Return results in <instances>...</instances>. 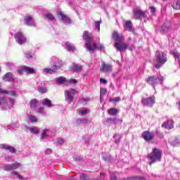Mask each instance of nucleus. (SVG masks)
<instances>
[{
  "label": "nucleus",
  "instance_id": "nucleus-19",
  "mask_svg": "<svg viewBox=\"0 0 180 180\" xmlns=\"http://www.w3.org/2000/svg\"><path fill=\"white\" fill-rule=\"evenodd\" d=\"M162 127L167 129V130H171V129H174V121L167 120L162 124Z\"/></svg>",
  "mask_w": 180,
  "mask_h": 180
},
{
  "label": "nucleus",
  "instance_id": "nucleus-56",
  "mask_svg": "<svg viewBox=\"0 0 180 180\" xmlns=\"http://www.w3.org/2000/svg\"><path fill=\"white\" fill-rule=\"evenodd\" d=\"M41 105H43L44 106L46 105V98L43 99L41 101Z\"/></svg>",
  "mask_w": 180,
  "mask_h": 180
},
{
  "label": "nucleus",
  "instance_id": "nucleus-64",
  "mask_svg": "<svg viewBox=\"0 0 180 180\" xmlns=\"http://www.w3.org/2000/svg\"><path fill=\"white\" fill-rule=\"evenodd\" d=\"M179 108H180V101L179 102Z\"/></svg>",
  "mask_w": 180,
  "mask_h": 180
},
{
  "label": "nucleus",
  "instance_id": "nucleus-50",
  "mask_svg": "<svg viewBox=\"0 0 180 180\" xmlns=\"http://www.w3.org/2000/svg\"><path fill=\"white\" fill-rule=\"evenodd\" d=\"M18 74H20V75H22L23 74V72H25L24 67L22 69L18 70Z\"/></svg>",
  "mask_w": 180,
  "mask_h": 180
},
{
  "label": "nucleus",
  "instance_id": "nucleus-54",
  "mask_svg": "<svg viewBox=\"0 0 180 180\" xmlns=\"http://www.w3.org/2000/svg\"><path fill=\"white\" fill-rule=\"evenodd\" d=\"M51 153H52V150H51V148H48V149L46 150V154H51Z\"/></svg>",
  "mask_w": 180,
  "mask_h": 180
},
{
  "label": "nucleus",
  "instance_id": "nucleus-33",
  "mask_svg": "<svg viewBox=\"0 0 180 180\" xmlns=\"http://www.w3.org/2000/svg\"><path fill=\"white\" fill-rule=\"evenodd\" d=\"M53 106H54V105L53 104V103L51 102V101L50 99H46V108H48L49 109L53 108Z\"/></svg>",
  "mask_w": 180,
  "mask_h": 180
},
{
  "label": "nucleus",
  "instance_id": "nucleus-59",
  "mask_svg": "<svg viewBox=\"0 0 180 180\" xmlns=\"http://www.w3.org/2000/svg\"><path fill=\"white\" fill-rule=\"evenodd\" d=\"M103 99V97L102 96V95L100 94V100L102 101Z\"/></svg>",
  "mask_w": 180,
  "mask_h": 180
},
{
  "label": "nucleus",
  "instance_id": "nucleus-44",
  "mask_svg": "<svg viewBox=\"0 0 180 180\" xmlns=\"http://www.w3.org/2000/svg\"><path fill=\"white\" fill-rule=\"evenodd\" d=\"M44 139H46V129H43L40 137L41 140H44Z\"/></svg>",
  "mask_w": 180,
  "mask_h": 180
},
{
  "label": "nucleus",
  "instance_id": "nucleus-37",
  "mask_svg": "<svg viewBox=\"0 0 180 180\" xmlns=\"http://www.w3.org/2000/svg\"><path fill=\"white\" fill-rule=\"evenodd\" d=\"M94 27L95 29H97L98 32L101 30V22L98 21H96L94 22Z\"/></svg>",
  "mask_w": 180,
  "mask_h": 180
},
{
  "label": "nucleus",
  "instance_id": "nucleus-39",
  "mask_svg": "<svg viewBox=\"0 0 180 180\" xmlns=\"http://www.w3.org/2000/svg\"><path fill=\"white\" fill-rule=\"evenodd\" d=\"M172 8H174V9H176V10L180 9V2H179V1H177V2L174 3V4H173L172 5Z\"/></svg>",
  "mask_w": 180,
  "mask_h": 180
},
{
  "label": "nucleus",
  "instance_id": "nucleus-6",
  "mask_svg": "<svg viewBox=\"0 0 180 180\" xmlns=\"http://www.w3.org/2000/svg\"><path fill=\"white\" fill-rule=\"evenodd\" d=\"M75 94H77V91L74 89L66 90L65 91V100L68 103H72V101H74V95H75Z\"/></svg>",
  "mask_w": 180,
  "mask_h": 180
},
{
  "label": "nucleus",
  "instance_id": "nucleus-18",
  "mask_svg": "<svg viewBox=\"0 0 180 180\" xmlns=\"http://www.w3.org/2000/svg\"><path fill=\"white\" fill-rule=\"evenodd\" d=\"M19 129V122L18 121L12 122L11 125L7 126V130H11V131H16Z\"/></svg>",
  "mask_w": 180,
  "mask_h": 180
},
{
  "label": "nucleus",
  "instance_id": "nucleus-35",
  "mask_svg": "<svg viewBox=\"0 0 180 180\" xmlns=\"http://www.w3.org/2000/svg\"><path fill=\"white\" fill-rule=\"evenodd\" d=\"M169 27H170V25L169 23H167L165 25H164L162 27V30L163 32H165V33H167V32H168V30H169Z\"/></svg>",
  "mask_w": 180,
  "mask_h": 180
},
{
  "label": "nucleus",
  "instance_id": "nucleus-14",
  "mask_svg": "<svg viewBox=\"0 0 180 180\" xmlns=\"http://www.w3.org/2000/svg\"><path fill=\"white\" fill-rule=\"evenodd\" d=\"M142 137L144 139L145 141H151L154 139V134L148 131H143L142 134Z\"/></svg>",
  "mask_w": 180,
  "mask_h": 180
},
{
  "label": "nucleus",
  "instance_id": "nucleus-4",
  "mask_svg": "<svg viewBox=\"0 0 180 180\" xmlns=\"http://www.w3.org/2000/svg\"><path fill=\"white\" fill-rule=\"evenodd\" d=\"M156 60L158 61V64H155L154 67L155 68H160V67L164 65V64H165V63H167V54H165L163 52H162L161 53H159L158 55V57H157Z\"/></svg>",
  "mask_w": 180,
  "mask_h": 180
},
{
  "label": "nucleus",
  "instance_id": "nucleus-38",
  "mask_svg": "<svg viewBox=\"0 0 180 180\" xmlns=\"http://www.w3.org/2000/svg\"><path fill=\"white\" fill-rule=\"evenodd\" d=\"M128 180H146L144 177L135 176V177H129Z\"/></svg>",
  "mask_w": 180,
  "mask_h": 180
},
{
  "label": "nucleus",
  "instance_id": "nucleus-62",
  "mask_svg": "<svg viewBox=\"0 0 180 180\" xmlns=\"http://www.w3.org/2000/svg\"><path fill=\"white\" fill-rule=\"evenodd\" d=\"M103 160H105V161H108V159H106L105 157H103Z\"/></svg>",
  "mask_w": 180,
  "mask_h": 180
},
{
  "label": "nucleus",
  "instance_id": "nucleus-48",
  "mask_svg": "<svg viewBox=\"0 0 180 180\" xmlns=\"http://www.w3.org/2000/svg\"><path fill=\"white\" fill-rule=\"evenodd\" d=\"M100 82H101V84H108V80L101 78V79H100Z\"/></svg>",
  "mask_w": 180,
  "mask_h": 180
},
{
  "label": "nucleus",
  "instance_id": "nucleus-52",
  "mask_svg": "<svg viewBox=\"0 0 180 180\" xmlns=\"http://www.w3.org/2000/svg\"><path fill=\"white\" fill-rule=\"evenodd\" d=\"M150 11H151V13H152V15H154V13H155V8L152 6L150 7Z\"/></svg>",
  "mask_w": 180,
  "mask_h": 180
},
{
  "label": "nucleus",
  "instance_id": "nucleus-27",
  "mask_svg": "<svg viewBox=\"0 0 180 180\" xmlns=\"http://www.w3.org/2000/svg\"><path fill=\"white\" fill-rule=\"evenodd\" d=\"M30 132L31 134H39L40 133V129L38 127H30Z\"/></svg>",
  "mask_w": 180,
  "mask_h": 180
},
{
  "label": "nucleus",
  "instance_id": "nucleus-31",
  "mask_svg": "<svg viewBox=\"0 0 180 180\" xmlns=\"http://www.w3.org/2000/svg\"><path fill=\"white\" fill-rule=\"evenodd\" d=\"M6 99L4 98H0V106H2L3 109H8V106H6Z\"/></svg>",
  "mask_w": 180,
  "mask_h": 180
},
{
  "label": "nucleus",
  "instance_id": "nucleus-9",
  "mask_svg": "<svg viewBox=\"0 0 180 180\" xmlns=\"http://www.w3.org/2000/svg\"><path fill=\"white\" fill-rule=\"evenodd\" d=\"M20 167V163L15 162L13 164H7L3 166V169L4 171H15V169H18Z\"/></svg>",
  "mask_w": 180,
  "mask_h": 180
},
{
  "label": "nucleus",
  "instance_id": "nucleus-26",
  "mask_svg": "<svg viewBox=\"0 0 180 180\" xmlns=\"http://www.w3.org/2000/svg\"><path fill=\"white\" fill-rule=\"evenodd\" d=\"M46 19L47 22H52V23H54L56 22V18L51 13H47L46 14Z\"/></svg>",
  "mask_w": 180,
  "mask_h": 180
},
{
  "label": "nucleus",
  "instance_id": "nucleus-16",
  "mask_svg": "<svg viewBox=\"0 0 180 180\" xmlns=\"http://www.w3.org/2000/svg\"><path fill=\"white\" fill-rule=\"evenodd\" d=\"M37 91L39 94H46V83L44 82H37Z\"/></svg>",
  "mask_w": 180,
  "mask_h": 180
},
{
  "label": "nucleus",
  "instance_id": "nucleus-43",
  "mask_svg": "<svg viewBox=\"0 0 180 180\" xmlns=\"http://www.w3.org/2000/svg\"><path fill=\"white\" fill-rule=\"evenodd\" d=\"M110 102H120V97H115L114 98H110Z\"/></svg>",
  "mask_w": 180,
  "mask_h": 180
},
{
  "label": "nucleus",
  "instance_id": "nucleus-13",
  "mask_svg": "<svg viewBox=\"0 0 180 180\" xmlns=\"http://www.w3.org/2000/svg\"><path fill=\"white\" fill-rule=\"evenodd\" d=\"M113 66L110 64H107L105 63H103V65L101 67H100V70L101 71H102V72H106V73H109V72H112Z\"/></svg>",
  "mask_w": 180,
  "mask_h": 180
},
{
  "label": "nucleus",
  "instance_id": "nucleus-45",
  "mask_svg": "<svg viewBox=\"0 0 180 180\" xmlns=\"http://www.w3.org/2000/svg\"><path fill=\"white\" fill-rule=\"evenodd\" d=\"M88 176L86 174H80V180H86Z\"/></svg>",
  "mask_w": 180,
  "mask_h": 180
},
{
  "label": "nucleus",
  "instance_id": "nucleus-47",
  "mask_svg": "<svg viewBox=\"0 0 180 180\" xmlns=\"http://www.w3.org/2000/svg\"><path fill=\"white\" fill-rule=\"evenodd\" d=\"M106 92V89L102 88L100 89V95H105Z\"/></svg>",
  "mask_w": 180,
  "mask_h": 180
},
{
  "label": "nucleus",
  "instance_id": "nucleus-57",
  "mask_svg": "<svg viewBox=\"0 0 180 180\" xmlns=\"http://www.w3.org/2000/svg\"><path fill=\"white\" fill-rule=\"evenodd\" d=\"M46 136H49V134H50V131L46 129Z\"/></svg>",
  "mask_w": 180,
  "mask_h": 180
},
{
  "label": "nucleus",
  "instance_id": "nucleus-24",
  "mask_svg": "<svg viewBox=\"0 0 180 180\" xmlns=\"http://www.w3.org/2000/svg\"><path fill=\"white\" fill-rule=\"evenodd\" d=\"M107 123H112L113 124H117V123H122V120L119 118H108L107 119Z\"/></svg>",
  "mask_w": 180,
  "mask_h": 180
},
{
  "label": "nucleus",
  "instance_id": "nucleus-36",
  "mask_svg": "<svg viewBox=\"0 0 180 180\" xmlns=\"http://www.w3.org/2000/svg\"><path fill=\"white\" fill-rule=\"evenodd\" d=\"M56 143L58 144V146H61L64 144V140L62 138H57L56 139Z\"/></svg>",
  "mask_w": 180,
  "mask_h": 180
},
{
  "label": "nucleus",
  "instance_id": "nucleus-20",
  "mask_svg": "<svg viewBox=\"0 0 180 180\" xmlns=\"http://www.w3.org/2000/svg\"><path fill=\"white\" fill-rule=\"evenodd\" d=\"M40 105V101L37 99H32L30 101V107L33 110H36V108Z\"/></svg>",
  "mask_w": 180,
  "mask_h": 180
},
{
  "label": "nucleus",
  "instance_id": "nucleus-7",
  "mask_svg": "<svg viewBox=\"0 0 180 180\" xmlns=\"http://www.w3.org/2000/svg\"><path fill=\"white\" fill-rule=\"evenodd\" d=\"M58 18L60 20V22L64 25H70L71 23V19L64 13V12L59 11L57 12Z\"/></svg>",
  "mask_w": 180,
  "mask_h": 180
},
{
  "label": "nucleus",
  "instance_id": "nucleus-41",
  "mask_svg": "<svg viewBox=\"0 0 180 180\" xmlns=\"http://www.w3.org/2000/svg\"><path fill=\"white\" fill-rule=\"evenodd\" d=\"M12 175H13L14 176H17V178L18 179H23V176H22V175H20L19 173L16 172H13Z\"/></svg>",
  "mask_w": 180,
  "mask_h": 180
},
{
  "label": "nucleus",
  "instance_id": "nucleus-61",
  "mask_svg": "<svg viewBox=\"0 0 180 180\" xmlns=\"http://www.w3.org/2000/svg\"><path fill=\"white\" fill-rule=\"evenodd\" d=\"M133 49H134V46L130 47V48H129V50H133Z\"/></svg>",
  "mask_w": 180,
  "mask_h": 180
},
{
  "label": "nucleus",
  "instance_id": "nucleus-3",
  "mask_svg": "<svg viewBox=\"0 0 180 180\" xmlns=\"http://www.w3.org/2000/svg\"><path fill=\"white\" fill-rule=\"evenodd\" d=\"M162 155V151L160 150L157 148H153L152 153L148 156V158L151 160V162H149V165H151L153 162H157V161H161Z\"/></svg>",
  "mask_w": 180,
  "mask_h": 180
},
{
  "label": "nucleus",
  "instance_id": "nucleus-46",
  "mask_svg": "<svg viewBox=\"0 0 180 180\" xmlns=\"http://www.w3.org/2000/svg\"><path fill=\"white\" fill-rule=\"evenodd\" d=\"M68 82L69 84H77L78 82L75 79H70L68 80Z\"/></svg>",
  "mask_w": 180,
  "mask_h": 180
},
{
  "label": "nucleus",
  "instance_id": "nucleus-53",
  "mask_svg": "<svg viewBox=\"0 0 180 180\" xmlns=\"http://www.w3.org/2000/svg\"><path fill=\"white\" fill-rule=\"evenodd\" d=\"M173 54L176 58H179V53L178 52H174Z\"/></svg>",
  "mask_w": 180,
  "mask_h": 180
},
{
  "label": "nucleus",
  "instance_id": "nucleus-15",
  "mask_svg": "<svg viewBox=\"0 0 180 180\" xmlns=\"http://www.w3.org/2000/svg\"><path fill=\"white\" fill-rule=\"evenodd\" d=\"M2 79L5 82H13V81H15V77H13V74H12V72L6 73Z\"/></svg>",
  "mask_w": 180,
  "mask_h": 180
},
{
  "label": "nucleus",
  "instance_id": "nucleus-55",
  "mask_svg": "<svg viewBox=\"0 0 180 180\" xmlns=\"http://www.w3.org/2000/svg\"><path fill=\"white\" fill-rule=\"evenodd\" d=\"M27 60H30V58H32V54L27 53Z\"/></svg>",
  "mask_w": 180,
  "mask_h": 180
},
{
  "label": "nucleus",
  "instance_id": "nucleus-11",
  "mask_svg": "<svg viewBox=\"0 0 180 180\" xmlns=\"http://www.w3.org/2000/svg\"><path fill=\"white\" fill-rule=\"evenodd\" d=\"M133 13L135 19H142V18H146V13L140 8L134 9Z\"/></svg>",
  "mask_w": 180,
  "mask_h": 180
},
{
  "label": "nucleus",
  "instance_id": "nucleus-29",
  "mask_svg": "<svg viewBox=\"0 0 180 180\" xmlns=\"http://www.w3.org/2000/svg\"><path fill=\"white\" fill-rule=\"evenodd\" d=\"M66 50L68 51H75V46L70 42H66Z\"/></svg>",
  "mask_w": 180,
  "mask_h": 180
},
{
  "label": "nucleus",
  "instance_id": "nucleus-25",
  "mask_svg": "<svg viewBox=\"0 0 180 180\" xmlns=\"http://www.w3.org/2000/svg\"><path fill=\"white\" fill-rule=\"evenodd\" d=\"M0 148H3L4 150H8L11 153H15V148L5 144H0Z\"/></svg>",
  "mask_w": 180,
  "mask_h": 180
},
{
  "label": "nucleus",
  "instance_id": "nucleus-2",
  "mask_svg": "<svg viewBox=\"0 0 180 180\" xmlns=\"http://www.w3.org/2000/svg\"><path fill=\"white\" fill-rule=\"evenodd\" d=\"M112 38L115 41L114 47L117 49V51H124V50H127L129 48V45L125 43H123V35L119 34L117 32H114L112 34Z\"/></svg>",
  "mask_w": 180,
  "mask_h": 180
},
{
  "label": "nucleus",
  "instance_id": "nucleus-51",
  "mask_svg": "<svg viewBox=\"0 0 180 180\" xmlns=\"http://www.w3.org/2000/svg\"><path fill=\"white\" fill-rule=\"evenodd\" d=\"M96 50H105V46H103V44H101L100 48L97 46V49H96Z\"/></svg>",
  "mask_w": 180,
  "mask_h": 180
},
{
  "label": "nucleus",
  "instance_id": "nucleus-40",
  "mask_svg": "<svg viewBox=\"0 0 180 180\" xmlns=\"http://www.w3.org/2000/svg\"><path fill=\"white\" fill-rule=\"evenodd\" d=\"M29 119H30L31 123H36L37 122V118L34 115H30L29 117Z\"/></svg>",
  "mask_w": 180,
  "mask_h": 180
},
{
  "label": "nucleus",
  "instance_id": "nucleus-58",
  "mask_svg": "<svg viewBox=\"0 0 180 180\" xmlns=\"http://www.w3.org/2000/svg\"><path fill=\"white\" fill-rule=\"evenodd\" d=\"M115 143L117 144L119 143H120V140H115Z\"/></svg>",
  "mask_w": 180,
  "mask_h": 180
},
{
  "label": "nucleus",
  "instance_id": "nucleus-63",
  "mask_svg": "<svg viewBox=\"0 0 180 180\" xmlns=\"http://www.w3.org/2000/svg\"><path fill=\"white\" fill-rule=\"evenodd\" d=\"M13 63H10V66H13Z\"/></svg>",
  "mask_w": 180,
  "mask_h": 180
},
{
  "label": "nucleus",
  "instance_id": "nucleus-21",
  "mask_svg": "<svg viewBox=\"0 0 180 180\" xmlns=\"http://www.w3.org/2000/svg\"><path fill=\"white\" fill-rule=\"evenodd\" d=\"M25 23L27 26H36L34 20H33V18L30 16L25 18Z\"/></svg>",
  "mask_w": 180,
  "mask_h": 180
},
{
  "label": "nucleus",
  "instance_id": "nucleus-30",
  "mask_svg": "<svg viewBox=\"0 0 180 180\" xmlns=\"http://www.w3.org/2000/svg\"><path fill=\"white\" fill-rule=\"evenodd\" d=\"M55 81L56 84H65L66 82L65 77H59L55 79Z\"/></svg>",
  "mask_w": 180,
  "mask_h": 180
},
{
  "label": "nucleus",
  "instance_id": "nucleus-42",
  "mask_svg": "<svg viewBox=\"0 0 180 180\" xmlns=\"http://www.w3.org/2000/svg\"><path fill=\"white\" fill-rule=\"evenodd\" d=\"M79 115H86L88 113V110H78Z\"/></svg>",
  "mask_w": 180,
  "mask_h": 180
},
{
  "label": "nucleus",
  "instance_id": "nucleus-8",
  "mask_svg": "<svg viewBox=\"0 0 180 180\" xmlns=\"http://www.w3.org/2000/svg\"><path fill=\"white\" fill-rule=\"evenodd\" d=\"M14 38L15 39L16 43L18 44L22 45L26 43V37L23 35V33L18 32L14 34Z\"/></svg>",
  "mask_w": 180,
  "mask_h": 180
},
{
  "label": "nucleus",
  "instance_id": "nucleus-12",
  "mask_svg": "<svg viewBox=\"0 0 180 180\" xmlns=\"http://www.w3.org/2000/svg\"><path fill=\"white\" fill-rule=\"evenodd\" d=\"M61 67H63V61L60 60L59 61V65H54L51 68H46V74H54L56 73V71H57V70H58V68H61Z\"/></svg>",
  "mask_w": 180,
  "mask_h": 180
},
{
  "label": "nucleus",
  "instance_id": "nucleus-5",
  "mask_svg": "<svg viewBox=\"0 0 180 180\" xmlns=\"http://www.w3.org/2000/svg\"><path fill=\"white\" fill-rule=\"evenodd\" d=\"M148 84H150V85L153 86V89H155V86L154 85L157 84H162V81H164V77H155L154 76H150L146 79Z\"/></svg>",
  "mask_w": 180,
  "mask_h": 180
},
{
  "label": "nucleus",
  "instance_id": "nucleus-32",
  "mask_svg": "<svg viewBox=\"0 0 180 180\" xmlns=\"http://www.w3.org/2000/svg\"><path fill=\"white\" fill-rule=\"evenodd\" d=\"M108 115H110V116H115V115H117L118 113V110L116 108H110L108 110Z\"/></svg>",
  "mask_w": 180,
  "mask_h": 180
},
{
  "label": "nucleus",
  "instance_id": "nucleus-28",
  "mask_svg": "<svg viewBox=\"0 0 180 180\" xmlns=\"http://www.w3.org/2000/svg\"><path fill=\"white\" fill-rule=\"evenodd\" d=\"M24 72H26L27 74H34V72H36V70L27 66H25Z\"/></svg>",
  "mask_w": 180,
  "mask_h": 180
},
{
  "label": "nucleus",
  "instance_id": "nucleus-17",
  "mask_svg": "<svg viewBox=\"0 0 180 180\" xmlns=\"http://www.w3.org/2000/svg\"><path fill=\"white\" fill-rule=\"evenodd\" d=\"M124 29L131 33H134V28H133V23L130 20L125 21L124 25Z\"/></svg>",
  "mask_w": 180,
  "mask_h": 180
},
{
  "label": "nucleus",
  "instance_id": "nucleus-49",
  "mask_svg": "<svg viewBox=\"0 0 180 180\" xmlns=\"http://www.w3.org/2000/svg\"><path fill=\"white\" fill-rule=\"evenodd\" d=\"M110 179H111V180H116L117 179V177H116V175L115 174V173L111 174Z\"/></svg>",
  "mask_w": 180,
  "mask_h": 180
},
{
  "label": "nucleus",
  "instance_id": "nucleus-34",
  "mask_svg": "<svg viewBox=\"0 0 180 180\" xmlns=\"http://www.w3.org/2000/svg\"><path fill=\"white\" fill-rule=\"evenodd\" d=\"M45 108L43 106H40L39 108H38L37 109V113H38V115H44V112H45Z\"/></svg>",
  "mask_w": 180,
  "mask_h": 180
},
{
  "label": "nucleus",
  "instance_id": "nucleus-23",
  "mask_svg": "<svg viewBox=\"0 0 180 180\" xmlns=\"http://www.w3.org/2000/svg\"><path fill=\"white\" fill-rule=\"evenodd\" d=\"M0 94H5L6 95H10V96H16V91L13 90L6 91L0 89Z\"/></svg>",
  "mask_w": 180,
  "mask_h": 180
},
{
  "label": "nucleus",
  "instance_id": "nucleus-60",
  "mask_svg": "<svg viewBox=\"0 0 180 180\" xmlns=\"http://www.w3.org/2000/svg\"><path fill=\"white\" fill-rule=\"evenodd\" d=\"M13 102H14L13 100H11V101H10V103H11V105H13Z\"/></svg>",
  "mask_w": 180,
  "mask_h": 180
},
{
  "label": "nucleus",
  "instance_id": "nucleus-22",
  "mask_svg": "<svg viewBox=\"0 0 180 180\" xmlns=\"http://www.w3.org/2000/svg\"><path fill=\"white\" fill-rule=\"evenodd\" d=\"M82 65L80 64H73L71 68V70L74 72H81L82 71Z\"/></svg>",
  "mask_w": 180,
  "mask_h": 180
},
{
  "label": "nucleus",
  "instance_id": "nucleus-10",
  "mask_svg": "<svg viewBox=\"0 0 180 180\" xmlns=\"http://www.w3.org/2000/svg\"><path fill=\"white\" fill-rule=\"evenodd\" d=\"M141 103L143 106H150L151 108L155 103V97L151 96L148 98H142Z\"/></svg>",
  "mask_w": 180,
  "mask_h": 180
},
{
  "label": "nucleus",
  "instance_id": "nucleus-1",
  "mask_svg": "<svg viewBox=\"0 0 180 180\" xmlns=\"http://www.w3.org/2000/svg\"><path fill=\"white\" fill-rule=\"evenodd\" d=\"M83 39L85 40L84 47L87 51L92 53L95 52V50L98 49V45L92 41V34L87 31L83 33Z\"/></svg>",
  "mask_w": 180,
  "mask_h": 180
}]
</instances>
